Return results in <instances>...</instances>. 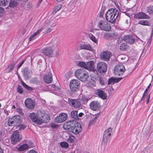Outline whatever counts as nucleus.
Masks as SVG:
<instances>
[{
    "label": "nucleus",
    "mask_w": 153,
    "mask_h": 153,
    "mask_svg": "<svg viewBox=\"0 0 153 153\" xmlns=\"http://www.w3.org/2000/svg\"><path fill=\"white\" fill-rule=\"evenodd\" d=\"M22 138V136L20 135L18 131L14 132L11 136V140L13 143L15 144L19 141Z\"/></svg>",
    "instance_id": "nucleus-8"
},
{
    "label": "nucleus",
    "mask_w": 153,
    "mask_h": 153,
    "mask_svg": "<svg viewBox=\"0 0 153 153\" xmlns=\"http://www.w3.org/2000/svg\"><path fill=\"white\" fill-rule=\"evenodd\" d=\"M80 84L79 81L77 79L72 80L70 83V87L71 91L74 92L79 89Z\"/></svg>",
    "instance_id": "nucleus-7"
},
{
    "label": "nucleus",
    "mask_w": 153,
    "mask_h": 153,
    "mask_svg": "<svg viewBox=\"0 0 153 153\" xmlns=\"http://www.w3.org/2000/svg\"><path fill=\"white\" fill-rule=\"evenodd\" d=\"M138 24L144 26H149L150 25V23L148 20H140L139 21Z\"/></svg>",
    "instance_id": "nucleus-29"
},
{
    "label": "nucleus",
    "mask_w": 153,
    "mask_h": 153,
    "mask_svg": "<svg viewBox=\"0 0 153 153\" xmlns=\"http://www.w3.org/2000/svg\"><path fill=\"white\" fill-rule=\"evenodd\" d=\"M75 75L79 80L85 82L87 80L89 75L88 72L83 69H78L75 72Z\"/></svg>",
    "instance_id": "nucleus-3"
},
{
    "label": "nucleus",
    "mask_w": 153,
    "mask_h": 153,
    "mask_svg": "<svg viewBox=\"0 0 153 153\" xmlns=\"http://www.w3.org/2000/svg\"><path fill=\"white\" fill-rule=\"evenodd\" d=\"M59 55V53H58V52H56V56H57L58 55Z\"/></svg>",
    "instance_id": "nucleus-60"
},
{
    "label": "nucleus",
    "mask_w": 153,
    "mask_h": 153,
    "mask_svg": "<svg viewBox=\"0 0 153 153\" xmlns=\"http://www.w3.org/2000/svg\"><path fill=\"white\" fill-rule=\"evenodd\" d=\"M51 92L56 95H59L61 92L60 86H56L54 85H51Z\"/></svg>",
    "instance_id": "nucleus-16"
},
{
    "label": "nucleus",
    "mask_w": 153,
    "mask_h": 153,
    "mask_svg": "<svg viewBox=\"0 0 153 153\" xmlns=\"http://www.w3.org/2000/svg\"><path fill=\"white\" fill-rule=\"evenodd\" d=\"M26 127V126L24 125H21L20 126V130H23Z\"/></svg>",
    "instance_id": "nucleus-52"
},
{
    "label": "nucleus",
    "mask_w": 153,
    "mask_h": 153,
    "mask_svg": "<svg viewBox=\"0 0 153 153\" xmlns=\"http://www.w3.org/2000/svg\"><path fill=\"white\" fill-rule=\"evenodd\" d=\"M124 39L126 42L130 44H133L135 42V37L131 35L126 36Z\"/></svg>",
    "instance_id": "nucleus-23"
},
{
    "label": "nucleus",
    "mask_w": 153,
    "mask_h": 153,
    "mask_svg": "<svg viewBox=\"0 0 153 153\" xmlns=\"http://www.w3.org/2000/svg\"><path fill=\"white\" fill-rule=\"evenodd\" d=\"M29 146L27 144H24L18 148V150L20 151H23L28 149Z\"/></svg>",
    "instance_id": "nucleus-30"
},
{
    "label": "nucleus",
    "mask_w": 153,
    "mask_h": 153,
    "mask_svg": "<svg viewBox=\"0 0 153 153\" xmlns=\"http://www.w3.org/2000/svg\"><path fill=\"white\" fill-rule=\"evenodd\" d=\"M97 117L98 115L97 114L92 115L91 116V119L89 123V126H92L96 122Z\"/></svg>",
    "instance_id": "nucleus-27"
},
{
    "label": "nucleus",
    "mask_w": 153,
    "mask_h": 153,
    "mask_svg": "<svg viewBox=\"0 0 153 153\" xmlns=\"http://www.w3.org/2000/svg\"><path fill=\"white\" fill-rule=\"evenodd\" d=\"M51 31V28H48L47 29V31H46V33H48L50 32Z\"/></svg>",
    "instance_id": "nucleus-55"
},
{
    "label": "nucleus",
    "mask_w": 153,
    "mask_h": 153,
    "mask_svg": "<svg viewBox=\"0 0 153 153\" xmlns=\"http://www.w3.org/2000/svg\"><path fill=\"white\" fill-rule=\"evenodd\" d=\"M125 69L124 66L121 64L117 65L114 69V73L117 76L123 75Z\"/></svg>",
    "instance_id": "nucleus-5"
},
{
    "label": "nucleus",
    "mask_w": 153,
    "mask_h": 153,
    "mask_svg": "<svg viewBox=\"0 0 153 153\" xmlns=\"http://www.w3.org/2000/svg\"><path fill=\"white\" fill-rule=\"evenodd\" d=\"M141 153H146L145 152H141Z\"/></svg>",
    "instance_id": "nucleus-61"
},
{
    "label": "nucleus",
    "mask_w": 153,
    "mask_h": 153,
    "mask_svg": "<svg viewBox=\"0 0 153 153\" xmlns=\"http://www.w3.org/2000/svg\"><path fill=\"white\" fill-rule=\"evenodd\" d=\"M111 56V53L108 51H103L100 54V58L105 61H108Z\"/></svg>",
    "instance_id": "nucleus-13"
},
{
    "label": "nucleus",
    "mask_w": 153,
    "mask_h": 153,
    "mask_svg": "<svg viewBox=\"0 0 153 153\" xmlns=\"http://www.w3.org/2000/svg\"><path fill=\"white\" fill-rule=\"evenodd\" d=\"M151 85V83H150L149 85L147 87V88L145 89V91L144 92V94H143V96L142 98V100H144L145 99V94L147 93L148 91L149 90V88H150Z\"/></svg>",
    "instance_id": "nucleus-42"
},
{
    "label": "nucleus",
    "mask_w": 153,
    "mask_h": 153,
    "mask_svg": "<svg viewBox=\"0 0 153 153\" xmlns=\"http://www.w3.org/2000/svg\"><path fill=\"white\" fill-rule=\"evenodd\" d=\"M100 107V104L99 102L97 101H93L91 102L90 104V108L93 111H98Z\"/></svg>",
    "instance_id": "nucleus-18"
},
{
    "label": "nucleus",
    "mask_w": 153,
    "mask_h": 153,
    "mask_svg": "<svg viewBox=\"0 0 153 153\" xmlns=\"http://www.w3.org/2000/svg\"><path fill=\"white\" fill-rule=\"evenodd\" d=\"M25 105L28 108L33 109L35 107V103L31 99L27 98L26 99L25 102Z\"/></svg>",
    "instance_id": "nucleus-15"
},
{
    "label": "nucleus",
    "mask_w": 153,
    "mask_h": 153,
    "mask_svg": "<svg viewBox=\"0 0 153 153\" xmlns=\"http://www.w3.org/2000/svg\"><path fill=\"white\" fill-rule=\"evenodd\" d=\"M6 5L4 0H0V6H5Z\"/></svg>",
    "instance_id": "nucleus-49"
},
{
    "label": "nucleus",
    "mask_w": 153,
    "mask_h": 153,
    "mask_svg": "<svg viewBox=\"0 0 153 153\" xmlns=\"http://www.w3.org/2000/svg\"><path fill=\"white\" fill-rule=\"evenodd\" d=\"M88 37L93 42L97 44L98 39H96L95 37L91 33H90L88 35Z\"/></svg>",
    "instance_id": "nucleus-31"
},
{
    "label": "nucleus",
    "mask_w": 153,
    "mask_h": 153,
    "mask_svg": "<svg viewBox=\"0 0 153 153\" xmlns=\"http://www.w3.org/2000/svg\"><path fill=\"white\" fill-rule=\"evenodd\" d=\"M134 17L137 19H148L149 17L147 14L143 12H140L135 14Z\"/></svg>",
    "instance_id": "nucleus-19"
},
{
    "label": "nucleus",
    "mask_w": 153,
    "mask_h": 153,
    "mask_svg": "<svg viewBox=\"0 0 153 153\" xmlns=\"http://www.w3.org/2000/svg\"><path fill=\"white\" fill-rule=\"evenodd\" d=\"M18 3L14 1H11L9 4V6L10 7L14 8L16 7L18 5Z\"/></svg>",
    "instance_id": "nucleus-35"
},
{
    "label": "nucleus",
    "mask_w": 153,
    "mask_h": 153,
    "mask_svg": "<svg viewBox=\"0 0 153 153\" xmlns=\"http://www.w3.org/2000/svg\"><path fill=\"white\" fill-rule=\"evenodd\" d=\"M1 104H0V108L1 107Z\"/></svg>",
    "instance_id": "nucleus-62"
},
{
    "label": "nucleus",
    "mask_w": 153,
    "mask_h": 153,
    "mask_svg": "<svg viewBox=\"0 0 153 153\" xmlns=\"http://www.w3.org/2000/svg\"><path fill=\"white\" fill-rule=\"evenodd\" d=\"M68 74H66L65 75V77L66 78H69V76H68Z\"/></svg>",
    "instance_id": "nucleus-57"
},
{
    "label": "nucleus",
    "mask_w": 153,
    "mask_h": 153,
    "mask_svg": "<svg viewBox=\"0 0 153 153\" xmlns=\"http://www.w3.org/2000/svg\"><path fill=\"white\" fill-rule=\"evenodd\" d=\"M43 29L44 28L43 27H42L41 28L37 30L33 35L30 36L29 38V40L30 41L33 40L36 36L39 35L40 33L43 31Z\"/></svg>",
    "instance_id": "nucleus-24"
},
{
    "label": "nucleus",
    "mask_w": 153,
    "mask_h": 153,
    "mask_svg": "<svg viewBox=\"0 0 153 153\" xmlns=\"http://www.w3.org/2000/svg\"><path fill=\"white\" fill-rule=\"evenodd\" d=\"M60 146L62 147L65 148H68V144L67 143L65 142L61 143H60Z\"/></svg>",
    "instance_id": "nucleus-44"
},
{
    "label": "nucleus",
    "mask_w": 153,
    "mask_h": 153,
    "mask_svg": "<svg viewBox=\"0 0 153 153\" xmlns=\"http://www.w3.org/2000/svg\"><path fill=\"white\" fill-rule=\"evenodd\" d=\"M17 62V61L16 62L14 63L13 62L11 64H10V65H9L8 67L7 68L9 69L8 72H10L14 68V67L15 65V64Z\"/></svg>",
    "instance_id": "nucleus-36"
},
{
    "label": "nucleus",
    "mask_w": 153,
    "mask_h": 153,
    "mask_svg": "<svg viewBox=\"0 0 153 153\" xmlns=\"http://www.w3.org/2000/svg\"><path fill=\"white\" fill-rule=\"evenodd\" d=\"M86 64L84 62H79L77 65L79 67L84 68L86 69Z\"/></svg>",
    "instance_id": "nucleus-39"
},
{
    "label": "nucleus",
    "mask_w": 153,
    "mask_h": 153,
    "mask_svg": "<svg viewBox=\"0 0 153 153\" xmlns=\"http://www.w3.org/2000/svg\"><path fill=\"white\" fill-rule=\"evenodd\" d=\"M43 0H39V2H38V3H39V4H40L41 2Z\"/></svg>",
    "instance_id": "nucleus-59"
},
{
    "label": "nucleus",
    "mask_w": 153,
    "mask_h": 153,
    "mask_svg": "<svg viewBox=\"0 0 153 153\" xmlns=\"http://www.w3.org/2000/svg\"><path fill=\"white\" fill-rule=\"evenodd\" d=\"M29 117L32 122L37 124H42L49 122L50 117L44 111L38 110L37 112L30 114Z\"/></svg>",
    "instance_id": "nucleus-1"
},
{
    "label": "nucleus",
    "mask_w": 153,
    "mask_h": 153,
    "mask_svg": "<svg viewBox=\"0 0 153 153\" xmlns=\"http://www.w3.org/2000/svg\"><path fill=\"white\" fill-rule=\"evenodd\" d=\"M119 15V12L116 9L109 10L106 13L105 18L106 20L111 23L115 22Z\"/></svg>",
    "instance_id": "nucleus-2"
},
{
    "label": "nucleus",
    "mask_w": 153,
    "mask_h": 153,
    "mask_svg": "<svg viewBox=\"0 0 153 153\" xmlns=\"http://www.w3.org/2000/svg\"><path fill=\"white\" fill-rule=\"evenodd\" d=\"M76 122V121L74 120L67 122L63 125L64 128L66 131L71 132L74 126H75Z\"/></svg>",
    "instance_id": "nucleus-10"
},
{
    "label": "nucleus",
    "mask_w": 153,
    "mask_h": 153,
    "mask_svg": "<svg viewBox=\"0 0 153 153\" xmlns=\"http://www.w3.org/2000/svg\"><path fill=\"white\" fill-rule=\"evenodd\" d=\"M128 48V46L126 43H123L120 47V49L121 51H124Z\"/></svg>",
    "instance_id": "nucleus-38"
},
{
    "label": "nucleus",
    "mask_w": 153,
    "mask_h": 153,
    "mask_svg": "<svg viewBox=\"0 0 153 153\" xmlns=\"http://www.w3.org/2000/svg\"><path fill=\"white\" fill-rule=\"evenodd\" d=\"M147 10L149 14H153V6H149L147 7Z\"/></svg>",
    "instance_id": "nucleus-40"
},
{
    "label": "nucleus",
    "mask_w": 153,
    "mask_h": 153,
    "mask_svg": "<svg viewBox=\"0 0 153 153\" xmlns=\"http://www.w3.org/2000/svg\"><path fill=\"white\" fill-rule=\"evenodd\" d=\"M107 65L106 63L104 62H100L97 64V69L100 73L105 72L107 70Z\"/></svg>",
    "instance_id": "nucleus-9"
},
{
    "label": "nucleus",
    "mask_w": 153,
    "mask_h": 153,
    "mask_svg": "<svg viewBox=\"0 0 153 153\" xmlns=\"http://www.w3.org/2000/svg\"><path fill=\"white\" fill-rule=\"evenodd\" d=\"M148 98H147V101L146 102V104H148V103L149 102V99H150V94H149L148 96Z\"/></svg>",
    "instance_id": "nucleus-54"
},
{
    "label": "nucleus",
    "mask_w": 153,
    "mask_h": 153,
    "mask_svg": "<svg viewBox=\"0 0 153 153\" xmlns=\"http://www.w3.org/2000/svg\"><path fill=\"white\" fill-rule=\"evenodd\" d=\"M68 118V114L64 113H62L57 116L55 119L56 122L61 123L66 120Z\"/></svg>",
    "instance_id": "nucleus-12"
},
{
    "label": "nucleus",
    "mask_w": 153,
    "mask_h": 153,
    "mask_svg": "<svg viewBox=\"0 0 153 153\" xmlns=\"http://www.w3.org/2000/svg\"><path fill=\"white\" fill-rule=\"evenodd\" d=\"M79 47L80 49L86 50L92 52L94 51V49L89 44H80L79 45Z\"/></svg>",
    "instance_id": "nucleus-22"
},
{
    "label": "nucleus",
    "mask_w": 153,
    "mask_h": 153,
    "mask_svg": "<svg viewBox=\"0 0 153 153\" xmlns=\"http://www.w3.org/2000/svg\"><path fill=\"white\" fill-rule=\"evenodd\" d=\"M17 91L19 93L21 94L23 92L22 88L20 85H19L17 88Z\"/></svg>",
    "instance_id": "nucleus-45"
},
{
    "label": "nucleus",
    "mask_w": 153,
    "mask_h": 153,
    "mask_svg": "<svg viewBox=\"0 0 153 153\" xmlns=\"http://www.w3.org/2000/svg\"><path fill=\"white\" fill-rule=\"evenodd\" d=\"M4 13V9L2 7H0V18L2 17Z\"/></svg>",
    "instance_id": "nucleus-46"
},
{
    "label": "nucleus",
    "mask_w": 153,
    "mask_h": 153,
    "mask_svg": "<svg viewBox=\"0 0 153 153\" xmlns=\"http://www.w3.org/2000/svg\"><path fill=\"white\" fill-rule=\"evenodd\" d=\"M69 102L71 105L76 108H80L81 105L80 102L77 100L71 99L69 100Z\"/></svg>",
    "instance_id": "nucleus-17"
},
{
    "label": "nucleus",
    "mask_w": 153,
    "mask_h": 153,
    "mask_svg": "<svg viewBox=\"0 0 153 153\" xmlns=\"http://www.w3.org/2000/svg\"><path fill=\"white\" fill-rule=\"evenodd\" d=\"M86 69L88 71H95L96 69L94 68V63L93 61L86 62Z\"/></svg>",
    "instance_id": "nucleus-21"
},
{
    "label": "nucleus",
    "mask_w": 153,
    "mask_h": 153,
    "mask_svg": "<svg viewBox=\"0 0 153 153\" xmlns=\"http://www.w3.org/2000/svg\"><path fill=\"white\" fill-rule=\"evenodd\" d=\"M99 82L101 85H104L105 82L103 80V79L101 77H100L99 79Z\"/></svg>",
    "instance_id": "nucleus-48"
},
{
    "label": "nucleus",
    "mask_w": 153,
    "mask_h": 153,
    "mask_svg": "<svg viewBox=\"0 0 153 153\" xmlns=\"http://www.w3.org/2000/svg\"><path fill=\"white\" fill-rule=\"evenodd\" d=\"M74 137L73 136L70 137L68 140V142L70 143H73L74 142Z\"/></svg>",
    "instance_id": "nucleus-47"
},
{
    "label": "nucleus",
    "mask_w": 153,
    "mask_h": 153,
    "mask_svg": "<svg viewBox=\"0 0 153 153\" xmlns=\"http://www.w3.org/2000/svg\"><path fill=\"white\" fill-rule=\"evenodd\" d=\"M24 60H23L18 65L17 68L18 69H19L22 65L24 63Z\"/></svg>",
    "instance_id": "nucleus-51"
},
{
    "label": "nucleus",
    "mask_w": 153,
    "mask_h": 153,
    "mask_svg": "<svg viewBox=\"0 0 153 153\" xmlns=\"http://www.w3.org/2000/svg\"><path fill=\"white\" fill-rule=\"evenodd\" d=\"M97 94L103 100H105L107 98V95L102 90H98L97 92Z\"/></svg>",
    "instance_id": "nucleus-26"
},
{
    "label": "nucleus",
    "mask_w": 153,
    "mask_h": 153,
    "mask_svg": "<svg viewBox=\"0 0 153 153\" xmlns=\"http://www.w3.org/2000/svg\"><path fill=\"white\" fill-rule=\"evenodd\" d=\"M71 116L74 119H78V111H73L71 113Z\"/></svg>",
    "instance_id": "nucleus-32"
},
{
    "label": "nucleus",
    "mask_w": 153,
    "mask_h": 153,
    "mask_svg": "<svg viewBox=\"0 0 153 153\" xmlns=\"http://www.w3.org/2000/svg\"><path fill=\"white\" fill-rule=\"evenodd\" d=\"M81 130L82 128L81 124L80 123L76 122L75 123V126H74L71 132L75 134H77L79 133Z\"/></svg>",
    "instance_id": "nucleus-14"
},
{
    "label": "nucleus",
    "mask_w": 153,
    "mask_h": 153,
    "mask_svg": "<svg viewBox=\"0 0 153 153\" xmlns=\"http://www.w3.org/2000/svg\"><path fill=\"white\" fill-rule=\"evenodd\" d=\"M50 153H53V152H51Z\"/></svg>",
    "instance_id": "nucleus-63"
},
{
    "label": "nucleus",
    "mask_w": 153,
    "mask_h": 153,
    "mask_svg": "<svg viewBox=\"0 0 153 153\" xmlns=\"http://www.w3.org/2000/svg\"><path fill=\"white\" fill-rule=\"evenodd\" d=\"M122 79V77L118 78H111L108 81V84H114L115 83H117L120 81Z\"/></svg>",
    "instance_id": "nucleus-25"
},
{
    "label": "nucleus",
    "mask_w": 153,
    "mask_h": 153,
    "mask_svg": "<svg viewBox=\"0 0 153 153\" xmlns=\"http://www.w3.org/2000/svg\"><path fill=\"white\" fill-rule=\"evenodd\" d=\"M98 27L102 30L108 31L111 29L109 24L106 21H100L97 24Z\"/></svg>",
    "instance_id": "nucleus-4"
},
{
    "label": "nucleus",
    "mask_w": 153,
    "mask_h": 153,
    "mask_svg": "<svg viewBox=\"0 0 153 153\" xmlns=\"http://www.w3.org/2000/svg\"><path fill=\"white\" fill-rule=\"evenodd\" d=\"M107 36L112 37L114 39L116 38L118 36L117 33L116 32L108 33H107Z\"/></svg>",
    "instance_id": "nucleus-34"
},
{
    "label": "nucleus",
    "mask_w": 153,
    "mask_h": 153,
    "mask_svg": "<svg viewBox=\"0 0 153 153\" xmlns=\"http://www.w3.org/2000/svg\"><path fill=\"white\" fill-rule=\"evenodd\" d=\"M7 124L9 126H12L15 125L13 122V121L11 118H9L7 122Z\"/></svg>",
    "instance_id": "nucleus-41"
},
{
    "label": "nucleus",
    "mask_w": 153,
    "mask_h": 153,
    "mask_svg": "<svg viewBox=\"0 0 153 153\" xmlns=\"http://www.w3.org/2000/svg\"><path fill=\"white\" fill-rule=\"evenodd\" d=\"M61 7L62 5L61 4H59L57 5L55 7L53 12L55 13L56 12L61 9Z\"/></svg>",
    "instance_id": "nucleus-43"
},
{
    "label": "nucleus",
    "mask_w": 153,
    "mask_h": 153,
    "mask_svg": "<svg viewBox=\"0 0 153 153\" xmlns=\"http://www.w3.org/2000/svg\"><path fill=\"white\" fill-rule=\"evenodd\" d=\"M16 108V106L15 105H13V106H12V108Z\"/></svg>",
    "instance_id": "nucleus-58"
},
{
    "label": "nucleus",
    "mask_w": 153,
    "mask_h": 153,
    "mask_svg": "<svg viewBox=\"0 0 153 153\" xmlns=\"http://www.w3.org/2000/svg\"><path fill=\"white\" fill-rule=\"evenodd\" d=\"M78 117H83L84 116V114L83 113L81 112L78 115Z\"/></svg>",
    "instance_id": "nucleus-50"
},
{
    "label": "nucleus",
    "mask_w": 153,
    "mask_h": 153,
    "mask_svg": "<svg viewBox=\"0 0 153 153\" xmlns=\"http://www.w3.org/2000/svg\"><path fill=\"white\" fill-rule=\"evenodd\" d=\"M129 19H126L125 22L126 23V24H128V23L129 22Z\"/></svg>",
    "instance_id": "nucleus-56"
},
{
    "label": "nucleus",
    "mask_w": 153,
    "mask_h": 153,
    "mask_svg": "<svg viewBox=\"0 0 153 153\" xmlns=\"http://www.w3.org/2000/svg\"><path fill=\"white\" fill-rule=\"evenodd\" d=\"M79 100H82L84 103L88 102V100L85 96L82 95H80L79 97Z\"/></svg>",
    "instance_id": "nucleus-33"
},
{
    "label": "nucleus",
    "mask_w": 153,
    "mask_h": 153,
    "mask_svg": "<svg viewBox=\"0 0 153 153\" xmlns=\"http://www.w3.org/2000/svg\"><path fill=\"white\" fill-rule=\"evenodd\" d=\"M21 118V117L18 115L15 116L11 118L13 120V122L15 124L20 123Z\"/></svg>",
    "instance_id": "nucleus-28"
},
{
    "label": "nucleus",
    "mask_w": 153,
    "mask_h": 153,
    "mask_svg": "<svg viewBox=\"0 0 153 153\" xmlns=\"http://www.w3.org/2000/svg\"><path fill=\"white\" fill-rule=\"evenodd\" d=\"M112 131V128H109L105 131L103 137L102 143L106 145L109 142V137Z\"/></svg>",
    "instance_id": "nucleus-6"
},
{
    "label": "nucleus",
    "mask_w": 153,
    "mask_h": 153,
    "mask_svg": "<svg viewBox=\"0 0 153 153\" xmlns=\"http://www.w3.org/2000/svg\"><path fill=\"white\" fill-rule=\"evenodd\" d=\"M22 85L28 90L30 91H33V88L28 86L24 82H22Z\"/></svg>",
    "instance_id": "nucleus-37"
},
{
    "label": "nucleus",
    "mask_w": 153,
    "mask_h": 153,
    "mask_svg": "<svg viewBox=\"0 0 153 153\" xmlns=\"http://www.w3.org/2000/svg\"><path fill=\"white\" fill-rule=\"evenodd\" d=\"M44 82L47 83H50L52 81V76L50 72L47 73L44 76Z\"/></svg>",
    "instance_id": "nucleus-20"
},
{
    "label": "nucleus",
    "mask_w": 153,
    "mask_h": 153,
    "mask_svg": "<svg viewBox=\"0 0 153 153\" xmlns=\"http://www.w3.org/2000/svg\"><path fill=\"white\" fill-rule=\"evenodd\" d=\"M27 153H37L35 150H31L27 152Z\"/></svg>",
    "instance_id": "nucleus-53"
},
{
    "label": "nucleus",
    "mask_w": 153,
    "mask_h": 153,
    "mask_svg": "<svg viewBox=\"0 0 153 153\" xmlns=\"http://www.w3.org/2000/svg\"><path fill=\"white\" fill-rule=\"evenodd\" d=\"M41 52L45 56L48 57H51L53 55V50L51 47H46L42 49Z\"/></svg>",
    "instance_id": "nucleus-11"
}]
</instances>
